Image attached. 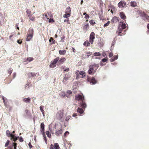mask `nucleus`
<instances>
[{
    "instance_id": "obj_1",
    "label": "nucleus",
    "mask_w": 149,
    "mask_h": 149,
    "mask_svg": "<svg viewBox=\"0 0 149 149\" xmlns=\"http://www.w3.org/2000/svg\"><path fill=\"white\" fill-rule=\"evenodd\" d=\"M99 64H94L89 66V69L88 71V73L89 74H93L95 73L97 69L99 68Z\"/></svg>"
},
{
    "instance_id": "obj_2",
    "label": "nucleus",
    "mask_w": 149,
    "mask_h": 149,
    "mask_svg": "<svg viewBox=\"0 0 149 149\" xmlns=\"http://www.w3.org/2000/svg\"><path fill=\"white\" fill-rule=\"evenodd\" d=\"M126 27V24L125 23L120 22L118 29L116 31V33L119 36L122 35L123 33H122V32Z\"/></svg>"
},
{
    "instance_id": "obj_3",
    "label": "nucleus",
    "mask_w": 149,
    "mask_h": 149,
    "mask_svg": "<svg viewBox=\"0 0 149 149\" xmlns=\"http://www.w3.org/2000/svg\"><path fill=\"white\" fill-rule=\"evenodd\" d=\"M33 28H29L27 35L26 40L29 41L33 38Z\"/></svg>"
},
{
    "instance_id": "obj_4",
    "label": "nucleus",
    "mask_w": 149,
    "mask_h": 149,
    "mask_svg": "<svg viewBox=\"0 0 149 149\" xmlns=\"http://www.w3.org/2000/svg\"><path fill=\"white\" fill-rule=\"evenodd\" d=\"M76 79H78L80 78L81 77L80 75H81L82 76L81 77L83 78L85 76V72L83 71H79V70H77L76 72Z\"/></svg>"
},
{
    "instance_id": "obj_5",
    "label": "nucleus",
    "mask_w": 149,
    "mask_h": 149,
    "mask_svg": "<svg viewBox=\"0 0 149 149\" xmlns=\"http://www.w3.org/2000/svg\"><path fill=\"white\" fill-rule=\"evenodd\" d=\"M59 59V58L58 57H57L56 58L54 59L53 61H52L51 64L49 65L50 68H53L55 67L56 65V63L58 62Z\"/></svg>"
},
{
    "instance_id": "obj_6",
    "label": "nucleus",
    "mask_w": 149,
    "mask_h": 149,
    "mask_svg": "<svg viewBox=\"0 0 149 149\" xmlns=\"http://www.w3.org/2000/svg\"><path fill=\"white\" fill-rule=\"evenodd\" d=\"M87 81L88 82H89L90 84L92 83V84H95L97 82V81L94 77H88Z\"/></svg>"
},
{
    "instance_id": "obj_7",
    "label": "nucleus",
    "mask_w": 149,
    "mask_h": 149,
    "mask_svg": "<svg viewBox=\"0 0 149 149\" xmlns=\"http://www.w3.org/2000/svg\"><path fill=\"white\" fill-rule=\"evenodd\" d=\"M95 33L93 32H92L90 35L89 41L91 44H93L94 41V40L95 38Z\"/></svg>"
},
{
    "instance_id": "obj_8",
    "label": "nucleus",
    "mask_w": 149,
    "mask_h": 149,
    "mask_svg": "<svg viewBox=\"0 0 149 149\" xmlns=\"http://www.w3.org/2000/svg\"><path fill=\"white\" fill-rule=\"evenodd\" d=\"M126 4V3L125 1L122 0L118 3V6L119 8H122L125 6Z\"/></svg>"
},
{
    "instance_id": "obj_9",
    "label": "nucleus",
    "mask_w": 149,
    "mask_h": 149,
    "mask_svg": "<svg viewBox=\"0 0 149 149\" xmlns=\"http://www.w3.org/2000/svg\"><path fill=\"white\" fill-rule=\"evenodd\" d=\"M84 100L82 96L80 95H77L75 96V100L78 101L81 100V101Z\"/></svg>"
},
{
    "instance_id": "obj_10",
    "label": "nucleus",
    "mask_w": 149,
    "mask_h": 149,
    "mask_svg": "<svg viewBox=\"0 0 149 149\" xmlns=\"http://www.w3.org/2000/svg\"><path fill=\"white\" fill-rule=\"evenodd\" d=\"M63 115L62 113H58L57 114V118L61 122H63V120L62 118L63 117Z\"/></svg>"
},
{
    "instance_id": "obj_11",
    "label": "nucleus",
    "mask_w": 149,
    "mask_h": 149,
    "mask_svg": "<svg viewBox=\"0 0 149 149\" xmlns=\"http://www.w3.org/2000/svg\"><path fill=\"white\" fill-rule=\"evenodd\" d=\"M142 16L144 17V20L149 22V16L144 12L142 13Z\"/></svg>"
},
{
    "instance_id": "obj_12",
    "label": "nucleus",
    "mask_w": 149,
    "mask_h": 149,
    "mask_svg": "<svg viewBox=\"0 0 149 149\" xmlns=\"http://www.w3.org/2000/svg\"><path fill=\"white\" fill-rule=\"evenodd\" d=\"M66 59L65 58H61L58 61V64L61 65L65 61Z\"/></svg>"
},
{
    "instance_id": "obj_13",
    "label": "nucleus",
    "mask_w": 149,
    "mask_h": 149,
    "mask_svg": "<svg viewBox=\"0 0 149 149\" xmlns=\"http://www.w3.org/2000/svg\"><path fill=\"white\" fill-rule=\"evenodd\" d=\"M119 21L118 17H114L111 19V22L115 23L118 22Z\"/></svg>"
},
{
    "instance_id": "obj_14",
    "label": "nucleus",
    "mask_w": 149,
    "mask_h": 149,
    "mask_svg": "<svg viewBox=\"0 0 149 149\" xmlns=\"http://www.w3.org/2000/svg\"><path fill=\"white\" fill-rule=\"evenodd\" d=\"M89 24L88 23L85 24L84 25L83 27V30L85 31H86L89 29Z\"/></svg>"
},
{
    "instance_id": "obj_15",
    "label": "nucleus",
    "mask_w": 149,
    "mask_h": 149,
    "mask_svg": "<svg viewBox=\"0 0 149 149\" xmlns=\"http://www.w3.org/2000/svg\"><path fill=\"white\" fill-rule=\"evenodd\" d=\"M27 74L28 77L31 78H32L36 75L35 73L32 72H29Z\"/></svg>"
},
{
    "instance_id": "obj_16",
    "label": "nucleus",
    "mask_w": 149,
    "mask_h": 149,
    "mask_svg": "<svg viewBox=\"0 0 149 149\" xmlns=\"http://www.w3.org/2000/svg\"><path fill=\"white\" fill-rule=\"evenodd\" d=\"M84 100L81 101V102L80 103V106L82 107L83 109H85L86 107V103L85 102Z\"/></svg>"
},
{
    "instance_id": "obj_17",
    "label": "nucleus",
    "mask_w": 149,
    "mask_h": 149,
    "mask_svg": "<svg viewBox=\"0 0 149 149\" xmlns=\"http://www.w3.org/2000/svg\"><path fill=\"white\" fill-rule=\"evenodd\" d=\"M23 101L24 102H25L26 103H29L31 101V98L29 97L23 98Z\"/></svg>"
},
{
    "instance_id": "obj_18",
    "label": "nucleus",
    "mask_w": 149,
    "mask_h": 149,
    "mask_svg": "<svg viewBox=\"0 0 149 149\" xmlns=\"http://www.w3.org/2000/svg\"><path fill=\"white\" fill-rule=\"evenodd\" d=\"M120 16L121 18L124 20L126 19V17L124 13L123 12H120Z\"/></svg>"
},
{
    "instance_id": "obj_19",
    "label": "nucleus",
    "mask_w": 149,
    "mask_h": 149,
    "mask_svg": "<svg viewBox=\"0 0 149 149\" xmlns=\"http://www.w3.org/2000/svg\"><path fill=\"white\" fill-rule=\"evenodd\" d=\"M63 131L61 129H60L59 130L56 131L55 132V134L57 136H59L60 134H61L62 133Z\"/></svg>"
},
{
    "instance_id": "obj_20",
    "label": "nucleus",
    "mask_w": 149,
    "mask_h": 149,
    "mask_svg": "<svg viewBox=\"0 0 149 149\" xmlns=\"http://www.w3.org/2000/svg\"><path fill=\"white\" fill-rule=\"evenodd\" d=\"M6 135H7V136L9 137H11V136H12V137H13V134H12L10 132V131L8 130H7L6 131ZM12 138H13V137H12Z\"/></svg>"
},
{
    "instance_id": "obj_21",
    "label": "nucleus",
    "mask_w": 149,
    "mask_h": 149,
    "mask_svg": "<svg viewBox=\"0 0 149 149\" xmlns=\"http://www.w3.org/2000/svg\"><path fill=\"white\" fill-rule=\"evenodd\" d=\"M89 41L88 40L85 41L83 44L86 47L89 46H90V44Z\"/></svg>"
},
{
    "instance_id": "obj_22",
    "label": "nucleus",
    "mask_w": 149,
    "mask_h": 149,
    "mask_svg": "<svg viewBox=\"0 0 149 149\" xmlns=\"http://www.w3.org/2000/svg\"><path fill=\"white\" fill-rule=\"evenodd\" d=\"M12 137L11 136L10 139V140H12L13 141L15 142L19 138L18 136L17 137L15 136L14 135H13V138H12Z\"/></svg>"
},
{
    "instance_id": "obj_23",
    "label": "nucleus",
    "mask_w": 149,
    "mask_h": 149,
    "mask_svg": "<svg viewBox=\"0 0 149 149\" xmlns=\"http://www.w3.org/2000/svg\"><path fill=\"white\" fill-rule=\"evenodd\" d=\"M71 9L70 7H68L66 9L65 13H69L71 14Z\"/></svg>"
},
{
    "instance_id": "obj_24",
    "label": "nucleus",
    "mask_w": 149,
    "mask_h": 149,
    "mask_svg": "<svg viewBox=\"0 0 149 149\" xmlns=\"http://www.w3.org/2000/svg\"><path fill=\"white\" fill-rule=\"evenodd\" d=\"M130 6L133 7H135L137 6V3L135 1H131L130 3Z\"/></svg>"
},
{
    "instance_id": "obj_25",
    "label": "nucleus",
    "mask_w": 149,
    "mask_h": 149,
    "mask_svg": "<svg viewBox=\"0 0 149 149\" xmlns=\"http://www.w3.org/2000/svg\"><path fill=\"white\" fill-rule=\"evenodd\" d=\"M59 54L60 55H65L66 52V50H60L59 51Z\"/></svg>"
},
{
    "instance_id": "obj_26",
    "label": "nucleus",
    "mask_w": 149,
    "mask_h": 149,
    "mask_svg": "<svg viewBox=\"0 0 149 149\" xmlns=\"http://www.w3.org/2000/svg\"><path fill=\"white\" fill-rule=\"evenodd\" d=\"M28 17H29L30 20H31V21H33L35 19V17L33 16H32V15H29Z\"/></svg>"
},
{
    "instance_id": "obj_27",
    "label": "nucleus",
    "mask_w": 149,
    "mask_h": 149,
    "mask_svg": "<svg viewBox=\"0 0 149 149\" xmlns=\"http://www.w3.org/2000/svg\"><path fill=\"white\" fill-rule=\"evenodd\" d=\"M49 42H51L50 43V44L52 45L53 44H55V40H54L53 38L52 37H51L50 39L49 40Z\"/></svg>"
},
{
    "instance_id": "obj_28",
    "label": "nucleus",
    "mask_w": 149,
    "mask_h": 149,
    "mask_svg": "<svg viewBox=\"0 0 149 149\" xmlns=\"http://www.w3.org/2000/svg\"><path fill=\"white\" fill-rule=\"evenodd\" d=\"M41 129L40 131H45V125L43 123H42L40 125Z\"/></svg>"
},
{
    "instance_id": "obj_29",
    "label": "nucleus",
    "mask_w": 149,
    "mask_h": 149,
    "mask_svg": "<svg viewBox=\"0 0 149 149\" xmlns=\"http://www.w3.org/2000/svg\"><path fill=\"white\" fill-rule=\"evenodd\" d=\"M118 55L115 56L111 58V59H110V61L111 62L117 59H118Z\"/></svg>"
},
{
    "instance_id": "obj_30",
    "label": "nucleus",
    "mask_w": 149,
    "mask_h": 149,
    "mask_svg": "<svg viewBox=\"0 0 149 149\" xmlns=\"http://www.w3.org/2000/svg\"><path fill=\"white\" fill-rule=\"evenodd\" d=\"M77 111L80 114H82L84 112V111L81 108L78 107L77 109Z\"/></svg>"
},
{
    "instance_id": "obj_31",
    "label": "nucleus",
    "mask_w": 149,
    "mask_h": 149,
    "mask_svg": "<svg viewBox=\"0 0 149 149\" xmlns=\"http://www.w3.org/2000/svg\"><path fill=\"white\" fill-rule=\"evenodd\" d=\"M54 146L55 147V149H61L58 144L57 143H54Z\"/></svg>"
},
{
    "instance_id": "obj_32",
    "label": "nucleus",
    "mask_w": 149,
    "mask_h": 149,
    "mask_svg": "<svg viewBox=\"0 0 149 149\" xmlns=\"http://www.w3.org/2000/svg\"><path fill=\"white\" fill-rule=\"evenodd\" d=\"M13 70V69L11 68H9L7 70L8 73L10 75L12 73Z\"/></svg>"
},
{
    "instance_id": "obj_33",
    "label": "nucleus",
    "mask_w": 149,
    "mask_h": 149,
    "mask_svg": "<svg viewBox=\"0 0 149 149\" xmlns=\"http://www.w3.org/2000/svg\"><path fill=\"white\" fill-rule=\"evenodd\" d=\"M44 106H40V110L41 111V112L42 113L43 116H44L45 112V111L43 109V108H44Z\"/></svg>"
},
{
    "instance_id": "obj_34",
    "label": "nucleus",
    "mask_w": 149,
    "mask_h": 149,
    "mask_svg": "<svg viewBox=\"0 0 149 149\" xmlns=\"http://www.w3.org/2000/svg\"><path fill=\"white\" fill-rule=\"evenodd\" d=\"M70 13H65V14H64L63 15V17L64 18H67L70 17Z\"/></svg>"
},
{
    "instance_id": "obj_35",
    "label": "nucleus",
    "mask_w": 149,
    "mask_h": 149,
    "mask_svg": "<svg viewBox=\"0 0 149 149\" xmlns=\"http://www.w3.org/2000/svg\"><path fill=\"white\" fill-rule=\"evenodd\" d=\"M93 55L94 56H100L101 54L99 52H96L94 53Z\"/></svg>"
},
{
    "instance_id": "obj_36",
    "label": "nucleus",
    "mask_w": 149,
    "mask_h": 149,
    "mask_svg": "<svg viewBox=\"0 0 149 149\" xmlns=\"http://www.w3.org/2000/svg\"><path fill=\"white\" fill-rule=\"evenodd\" d=\"M46 134L49 138H50L51 137V135L49 131H47L46 132Z\"/></svg>"
},
{
    "instance_id": "obj_37",
    "label": "nucleus",
    "mask_w": 149,
    "mask_h": 149,
    "mask_svg": "<svg viewBox=\"0 0 149 149\" xmlns=\"http://www.w3.org/2000/svg\"><path fill=\"white\" fill-rule=\"evenodd\" d=\"M86 55L85 56V58H88L89 57V56H90L92 54V52H86Z\"/></svg>"
},
{
    "instance_id": "obj_38",
    "label": "nucleus",
    "mask_w": 149,
    "mask_h": 149,
    "mask_svg": "<svg viewBox=\"0 0 149 149\" xmlns=\"http://www.w3.org/2000/svg\"><path fill=\"white\" fill-rule=\"evenodd\" d=\"M89 23L91 25H93L95 24V21H94V20L93 19L90 20L89 21Z\"/></svg>"
},
{
    "instance_id": "obj_39",
    "label": "nucleus",
    "mask_w": 149,
    "mask_h": 149,
    "mask_svg": "<svg viewBox=\"0 0 149 149\" xmlns=\"http://www.w3.org/2000/svg\"><path fill=\"white\" fill-rule=\"evenodd\" d=\"M33 60V57H29L26 60L29 61V62H31Z\"/></svg>"
},
{
    "instance_id": "obj_40",
    "label": "nucleus",
    "mask_w": 149,
    "mask_h": 149,
    "mask_svg": "<svg viewBox=\"0 0 149 149\" xmlns=\"http://www.w3.org/2000/svg\"><path fill=\"white\" fill-rule=\"evenodd\" d=\"M108 60V58H105L103 59H102V60L101 61L103 62H107V61Z\"/></svg>"
},
{
    "instance_id": "obj_41",
    "label": "nucleus",
    "mask_w": 149,
    "mask_h": 149,
    "mask_svg": "<svg viewBox=\"0 0 149 149\" xmlns=\"http://www.w3.org/2000/svg\"><path fill=\"white\" fill-rule=\"evenodd\" d=\"M26 13L27 14L28 16L29 15H32V14H31V11L30 10H29L27 9L26 10Z\"/></svg>"
},
{
    "instance_id": "obj_42",
    "label": "nucleus",
    "mask_w": 149,
    "mask_h": 149,
    "mask_svg": "<svg viewBox=\"0 0 149 149\" xmlns=\"http://www.w3.org/2000/svg\"><path fill=\"white\" fill-rule=\"evenodd\" d=\"M64 22H66L67 23L70 24V22L69 19L67 18L64 20Z\"/></svg>"
},
{
    "instance_id": "obj_43",
    "label": "nucleus",
    "mask_w": 149,
    "mask_h": 149,
    "mask_svg": "<svg viewBox=\"0 0 149 149\" xmlns=\"http://www.w3.org/2000/svg\"><path fill=\"white\" fill-rule=\"evenodd\" d=\"M110 23V22L109 21H108V22H107V23L105 24L104 25V27H107V26H108L109 25Z\"/></svg>"
},
{
    "instance_id": "obj_44",
    "label": "nucleus",
    "mask_w": 149,
    "mask_h": 149,
    "mask_svg": "<svg viewBox=\"0 0 149 149\" xmlns=\"http://www.w3.org/2000/svg\"><path fill=\"white\" fill-rule=\"evenodd\" d=\"M63 69H64V72H68L69 70H70V69H69V68H65V69H64V67L63 68Z\"/></svg>"
},
{
    "instance_id": "obj_45",
    "label": "nucleus",
    "mask_w": 149,
    "mask_h": 149,
    "mask_svg": "<svg viewBox=\"0 0 149 149\" xmlns=\"http://www.w3.org/2000/svg\"><path fill=\"white\" fill-rule=\"evenodd\" d=\"M13 146H14V149H16L17 146V143H13Z\"/></svg>"
},
{
    "instance_id": "obj_46",
    "label": "nucleus",
    "mask_w": 149,
    "mask_h": 149,
    "mask_svg": "<svg viewBox=\"0 0 149 149\" xmlns=\"http://www.w3.org/2000/svg\"><path fill=\"white\" fill-rule=\"evenodd\" d=\"M10 143V141L9 140H8L6 142V143L5 144V146L7 147V146Z\"/></svg>"
},
{
    "instance_id": "obj_47",
    "label": "nucleus",
    "mask_w": 149,
    "mask_h": 149,
    "mask_svg": "<svg viewBox=\"0 0 149 149\" xmlns=\"http://www.w3.org/2000/svg\"><path fill=\"white\" fill-rule=\"evenodd\" d=\"M19 141L20 142H23V140L22 137V136L19 137Z\"/></svg>"
},
{
    "instance_id": "obj_48",
    "label": "nucleus",
    "mask_w": 149,
    "mask_h": 149,
    "mask_svg": "<svg viewBox=\"0 0 149 149\" xmlns=\"http://www.w3.org/2000/svg\"><path fill=\"white\" fill-rule=\"evenodd\" d=\"M50 149H55L54 146L52 144H51Z\"/></svg>"
},
{
    "instance_id": "obj_49",
    "label": "nucleus",
    "mask_w": 149,
    "mask_h": 149,
    "mask_svg": "<svg viewBox=\"0 0 149 149\" xmlns=\"http://www.w3.org/2000/svg\"><path fill=\"white\" fill-rule=\"evenodd\" d=\"M6 80H8V84L10 83L11 81L12 80L10 79L9 78H7L6 79Z\"/></svg>"
},
{
    "instance_id": "obj_50",
    "label": "nucleus",
    "mask_w": 149,
    "mask_h": 149,
    "mask_svg": "<svg viewBox=\"0 0 149 149\" xmlns=\"http://www.w3.org/2000/svg\"><path fill=\"white\" fill-rule=\"evenodd\" d=\"M70 117H71L70 116H67L65 118V120L66 121L68 120L70 118Z\"/></svg>"
},
{
    "instance_id": "obj_51",
    "label": "nucleus",
    "mask_w": 149,
    "mask_h": 149,
    "mask_svg": "<svg viewBox=\"0 0 149 149\" xmlns=\"http://www.w3.org/2000/svg\"><path fill=\"white\" fill-rule=\"evenodd\" d=\"M22 40H18L17 41V42L19 44H21L22 43Z\"/></svg>"
},
{
    "instance_id": "obj_52",
    "label": "nucleus",
    "mask_w": 149,
    "mask_h": 149,
    "mask_svg": "<svg viewBox=\"0 0 149 149\" xmlns=\"http://www.w3.org/2000/svg\"><path fill=\"white\" fill-rule=\"evenodd\" d=\"M89 16L88 14H86L84 17L86 19H88L89 18Z\"/></svg>"
},
{
    "instance_id": "obj_53",
    "label": "nucleus",
    "mask_w": 149,
    "mask_h": 149,
    "mask_svg": "<svg viewBox=\"0 0 149 149\" xmlns=\"http://www.w3.org/2000/svg\"><path fill=\"white\" fill-rule=\"evenodd\" d=\"M28 145L29 146V148L30 149H31L32 147H33V146H32L31 143V142H29L28 144Z\"/></svg>"
},
{
    "instance_id": "obj_54",
    "label": "nucleus",
    "mask_w": 149,
    "mask_h": 149,
    "mask_svg": "<svg viewBox=\"0 0 149 149\" xmlns=\"http://www.w3.org/2000/svg\"><path fill=\"white\" fill-rule=\"evenodd\" d=\"M67 93L69 95H71L72 94V92L70 90H68Z\"/></svg>"
},
{
    "instance_id": "obj_55",
    "label": "nucleus",
    "mask_w": 149,
    "mask_h": 149,
    "mask_svg": "<svg viewBox=\"0 0 149 149\" xmlns=\"http://www.w3.org/2000/svg\"><path fill=\"white\" fill-rule=\"evenodd\" d=\"M25 112L27 115H29V110L27 109H26L25 110Z\"/></svg>"
},
{
    "instance_id": "obj_56",
    "label": "nucleus",
    "mask_w": 149,
    "mask_h": 149,
    "mask_svg": "<svg viewBox=\"0 0 149 149\" xmlns=\"http://www.w3.org/2000/svg\"><path fill=\"white\" fill-rule=\"evenodd\" d=\"M54 22V20L53 19H49V22Z\"/></svg>"
},
{
    "instance_id": "obj_57",
    "label": "nucleus",
    "mask_w": 149,
    "mask_h": 149,
    "mask_svg": "<svg viewBox=\"0 0 149 149\" xmlns=\"http://www.w3.org/2000/svg\"><path fill=\"white\" fill-rule=\"evenodd\" d=\"M13 78H14L16 76V73L15 72L13 73Z\"/></svg>"
},
{
    "instance_id": "obj_58",
    "label": "nucleus",
    "mask_w": 149,
    "mask_h": 149,
    "mask_svg": "<svg viewBox=\"0 0 149 149\" xmlns=\"http://www.w3.org/2000/svg\"><path fill=\"white\" fill-rule=\"evenodd\" d=\"M113 54L112 53H109V56L110 57H111L113 56Z\"/></svg>"
},
{
    "instance_id": "obj_59",
    "label": "nucleus",
    "mask_w": 149,
    "mask_h": 149,
    "mask_svg": "<svg viewBox=\"0 0 149 149\" xmlns=\"http://www.w3.org/2000/svg\"><path fill=\"white\" fill-rule=\"evenodd\" d=\"M43 139H44V140L46 143L47 144V141L46 137H45V138H43Z\"/></svg>"
},
{
    "instance_id": "obj_60",
    "label": "nucleus",
    "mask_w": 149,
    "mask_h": 149,
    "mask_svg": "<svg viewBox=\"0 0 149 149\" xmlns=\"http://www.w3.org/2000/svg\"><path fill=\"white\" fill-rule=\"evenodd\" d=\"M69 133V132L68 131H66L64 133V135L65 136H66Z\"/></svg>"
},
{
    "instance_id": "obj_61",
    "label": "nucleus",
    "mask_w": 149,
    "mask_h": 149,
    "mask_svg": "<svg viewBox=\"0 0 149 149\" xmlns=\"http://www.w3.org/2000/svg\"><path fill=\"white\" fill-rule=\"evenodd\" d=\"M68 78L67 77H65L63 79V81H66L68 80Z\"/></svg>"
},
{
    "instance_id": "obj_62",
    "label": "nucleus",
    "mask_w": 149,
    "mask_h": 149,
    "mask_svg": "<svg viewBox=\"0 0 149 149\" xmlns=\"http://www.w3.org/2000/svg\"><path fill=\"white\" fill-rule=\"evenodd\" d=\"M42 133V134L43 136L44 135H45V132H44V131H40Z\"/></svg>"
},
{
    "instance_id": "obj_63",
    "label": "nucleus",
    "mask_w": 149,
    "mask_h": 149,
    "mask_svg": "<svg viewBox=\"0 0 149 149\" xmlns=\"http://www.w3.org/2000/svg\"><path fill=\"white\" fill-rule=\"evenodd\" d=\"M70 95H69L67 93L66 94V96L68 97V98H69V97H70Z\"/></svg>"
},
{
    "instance_id": "obj_64",
    "label": "nucleus",
    "mask_w": 149,
    "mask_h": 149,
    "mask_svg": "<svg viewBox=\"0 0 149 149\" xmlns=\"http://www.w3.org/2000/svg\"><path fill=\"white\" fill-rule=\"evenodd\" d=\"M72 116L74 117H75L77 116V114L76 113H74L73 114Z\"/></svg>"
}]
</instances>
